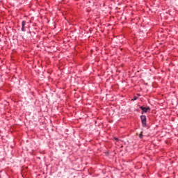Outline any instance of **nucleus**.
<instances>
[{"mask_svg":"<svg viewBox=\"0 0 178 178\" xmlns=\"http://www.w3.org/2000/svg\"><path fill=\"white\" fill-rule=\"evenodd\" d=\"M140 119L143 127H145L147 126V117L145 115H141Z\"/></svg>","mask_w":178,"mask_h":178,"instance_id":"1","label":"nucleus"},{"mask_svg":"<svg viewBox=\"0 0 178 178\" xmlns=\"http://www.w3.org/2000/svg\"><path fill=\"white\" fill-rule=\"evenodd\" d=\"M140 108L143 111L142 113H144V112L147 113L148 111H151V108L149 107L140 106Z\"/></svg>","mask_w":178,"mask_h":178,"instance_id":"2","label":"nucleus"},{"mask_svg":"<svg viewBox=\"0 0 178 178\" xmlns=\"http://www.w3.org/2000/svg\"><path fill=\"white\" fill-rule=\"evenodd\" d=\"M26 21H22V31H26V29H24V26H26Z\"/></svg>","mask_w":178,"mask_h":178,"instance_id":"3","label":"nucleus"},{"mask_svg":"<svg viewBox=\"0 0 178 178\" xmlns=\"http://www.w3.org/2000/svg\"><path fill=\"white\" fill-rule=\"evenodd\" d=\"M136 99H138V97L137 96H135L131 101H136Z\"/></svg>","mask_w":178,"mask_h":178,"instance_id":"4","label":"nucleus"},{"mask_svg":"<svg viewBox=\"0 0 178 178\" xmlns=\"http://www.w3.org/2000/svg\"><path fill=\"white\" fill-rule=\"evenodd\" d=\"M139 138H143V132H141V133L139 134Z\"/></svg>","mask_w":178,"mask_h":178,"instance_id":"5","label":"nucleus"}]
</instances>
